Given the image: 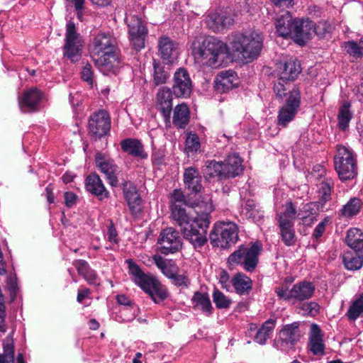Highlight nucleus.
Here are the masks:
<instances>
[{"label": "nucleus", "mask_w": 363, "mask_h": 363, "mask_svg": "<svg viewBox=\"0 0 363 363\" xmlns=\"http://www.w3.org/2000/svg\"><path fill=\"white\" fill-rule=\"evenodd\" d=\"M301 69H279L278 81L286 82L288 81H294L300 74Z\"/></svg>", "instance_id": "nucleus-51"}, {"label": "nucleus", "mask_w": 363, "mask_h": 363, "mask_svg": "<svg viewBox=\"0 0 363 363\" xmlns=\"http://www.w3.org/2000/svg\"><path fill=\"white\" fill-rule=\"evenodd\" d=\"M95 162L97 168L106 175L108 184L113 187L118 186V176L120 169L113 160L108 158L102 153L97 152L95 156Z\"/></svg>", "instance_id": "nucleus-19"}, {"label": "nucleus", "mask_w": 363, "mask_h": 363, "mask_svg": "<svg viewBox=\"0 0 363 363\" xmlns=\"http://www.w3.org/2000/svg\"><path fill=\"white\" fill-rule=\"evenodd\" d=\"M116 301H117V303L120 305H123L124 306H125L126 308H125L123 309V311H129L130 310V301L128 299V298L127 296H125V295L123 294H119V295H117L116 296Z\"/></svg>", "instance_id": "nucleus-62"}, {"label": "nucleus", "mask_w": 363, "mask_h": 363, "mask_svg": "<svg viewBox=\"0 0 363 363\" xmlns=\"http://www.w3.org/2000/svg\"><path fill=\"white\" fill-rule=\"evenodd\" d=\"M300 325L299 321L283 325L274 340V347L284 352L294 350L296 344L301 337Z\"/></svg>", "instance_id": "nucleus-12"}, {"label": "nucleus", "mask_w": 363, "mask_h": 363, "mask_svg": "<svg viewBox=\"0 0 363 363\" xmlns=\"http://www.w3.org/2000/svg\"><path fill=\"white\" fill-rule=\"evenodd\" d=\"M300 106L301 93L298 89H294L289 91L286 104L279 111L277 124L286 128L294 119Z\"/></svg>", "instance_id": "nucleus-14"}, {"label": "nucleus", "mask_w": 363, "mask_h": 363, "mask_svg": "<svg viewBox=\"0 0 363 363\" xmlns=\"http://www.w3.org/2000/svg\"><path fill=\"white\" fill-rule=\"evenodd\" d=\"M158 243L162 254H173L182 248V240L177 230L173 228L164 229L160 235Z\"/></svg>", "instance_id": "nucleus-18"}, {"label": "nucleus", "mask_w": 363, "mask_h": 363, "mask_svg": "<svg viewBox=\"0 0 363 363\" xmlns=\"http://www.w3.org/2000/svg\"><path fill=\"white\" fill-rule=\"evenodd\" d=\"M191 50L198 66L224 68L233 61L227 45L212 36H196Z\"/></svg>", "instance_id": "nucleus-2"}, {"label": "nucleus", "mask_w": 363, "mask_h": 363, "mask_svg": "<svg viewBox=\"0 0 363 363\" xmlns=\"http://www.w3.org/2000/svg\"><path fill=\"white\" fill-rule=\"evenodd\" d=\"M157 103L158 110L161 112L166 123H170L172 110V91L169 89L162 87L157 94Z\"/></svg>", "instance_id": "nucleus-29"}, {"label": "nucleus", "mask_w": 363, "mask_h": 363, "mask_svg": "<svg viewBox=\"0 0 363 363\" xmlns=\"http://www.w3.org/2000/svg\"><path fill=\"white\" fill-rule=\"evenodd\" d=\"M64 45V55L72 62L77 60L83 44L79 34L77 33L75 24L69 21L66 26V33Z\"/></svg>", "instance_id": "nucleus-17"}, {"label": "nucleus", "mask_w": 363, "mask_h": 363, "mask_svg": "<svg viewBox=\"0 0 363 363\" xmlns=\"http://www.w3.org/2000/svg\"><path fill=\"white\" fill-rule=\"evenodd\" d=\"M353 114L350 111V104L348 102H344L340 106L337 115V125L341 130H345L349 123L352 118Z\"/></svg>", "instance_id": "nucleus-44"}, {"label": "nucleus", "mask_w": 363, "mask_h": 363, "mask_svg": "<svg viewBox=\"0 0 363 363\" xmlns=\"http://www.w3.org/2000/svg\"><path fill=\"white\" fill-rule=\"evenodd\" d=\"M191 301L194 308L200 309L208 315L212 313L213 307L207 293L194 292Z\"/></svg>", "instance_id": "nucleus-40"}, {"label": "nucleus", "mask_w": 363, "mask_h": 363, "mask_svg": "<svg viewBox=\"0 0 363 363\" xmlns=\"http://www.w3.org/2000/svg\"><path fill=\"white\" fill-rule=\"evenodd\" d=\"M65 204L67 207L71 208L75 205L77 196L72 191H66L64 194Z\"/></svg>", "instance_id": "nucleus-57"}, {"label": "nucleus", "mask_w": 363, "mask_h": 363, "mask_svg": "<svg viewBox=\"0 0 363 363\" xmlns=\"http://www.w3.org/2000/svg\"><path fill=\"white\" fill-rule=\"evenodd\" d=\"M199 138L196 134H189L186 139V151L188 154L195 153L200 148Z\"/></svg>", "instance_id": "nucleus-52"}, {"label": "nucleus", "mask_w": 363, "mask_h": 363, "mask_svg": "<svg viewBox=\"0 0 363 363\" xmlns=\"http://www.w3.org/2000/svg\"><path fill=\"white\" fill-rule=\"evenodd\" d=\"M169 73L165 69H154L152 73V83L158 86L167 82L169 78Z\"/></svg>", "instance_id": "nucleus-53"}, {"label": "nucleus", "mask_w": 363, "mask_h": 363, "mask_svg": "<svg viewBox=\"0 0 363 363\" xmlns=\"http://www.w3.org/2000/svg\"><path fill=\"white\" fill-rule=\"evenodd\" d=\"M43 96V93L35 87L25 90L18 98L20 108L25 113L38 111Z\"/></svg>", "instance_id": "nucleus-20"}, {"label": "nucleus", "mask_w": 363, "mask_h": 363, "mask_svg": "<svg viewBox=\"0 0 363 363\" xmlns=\"http://www.w3.org/2000/svg\"><path fill=\"white\" fill-rule=\"evenodd\" d=\"M346 243L355 252L363 249V233L359 228H353L347 230Z\"/></svg>", "instance_id": "nucleus-41"}, {"label": "nucleus", "mask_w": 363, "mask_h": 363, "mask_svg": "<svg viewBox=\"0 0 363 363\" xmlns=\"http://www.w3.org/2000/svg\"><path fill=\"white\" fill-rule=\"evenodd\" d=\"M308 349L314 355L323 356L325 354L323 334L316 323H312L311 325Z\"/></svg>", "instance_id": "nucleus-28"}, {"label": "nucleus", "mask_w": 363, "mask_h": 363, "mask_svg": "<svg viewBox=\"0 0 363 363\" xmlns=\"http://www.w3.org/2000/svg\"><path fill=\"white\" fill-rule=\"evenodd\" d=\"M298 19L294 18L289 11H285L278 16L275 21V27L278 35L285 38L291 37Z\"/></svg>", "instance_id": "nucleus-30"}, {"label": "nucleus", "mask_w": 363, "mask_h": 363, "mask_svg": "<svg viewBox=\"0 0 363 363\" xmlns=\"http://www.w3.org/2000/svg\"><path fill=\"white\" fill-rule=\"evenodd\" d=\"M363 313V293L359 298L353 301L347 312V316L350 320H357L361 313Z\"/></svg>", "instance_id": "nucleus-47"}, {"label": "nucleus", "mask_w": 363, "mask_h": 363, "mask_svg": "<svg viewBox=\"0 0 363 363\" xmlns=\"http://www.w3.org/2000/svg\"><path fill=\"white\" fill-rule=\"evenodd\" d=\"M161 58L166 65H170L179 55V45L167 36H162L158 41Z\"/></svg>", "instance_id": "nucleus-24"}, {"label": "nucleus", "mask_w": 363, "mask_h": 363, "mask_svg": "<svg viewBox=\"0 0 363 363\" xmlns=\"http://www.w3.org/2000/svg\"><path fill=\"white\" fill-rule=\"evenodd\" d=\"M108 240L113 244H118V233L113 225H111L108 228L107 233Z\"/></svg>", "instance_id": "nucleus-60"}, {"label": "nucleus", "mask_w": 363, "mask_h": 363, "mask_svg": "<svg viewBox=\"0 0 363 363\" xmlns=\"http://www.w3.org/2000/svg\"><path fill=\"white\" fill-rule=\"evenodd\" d=\"M279 65L286 69L299 68L301 67L300 61L296 57L292 56H281L279 60Z\"/></svg>", "instance_id": "nucleus-54"}, {"label": "nucleus", "mask_w": 363, "mask_h": 363, "mask_svg": "<svg viewBox=\"0 0 363 363\" xmlns=\"http://www.w3.org/2000/svg\"><path fill=\"white\" fill-rule=\"evenodd\" d=\"M152 259L153 263L166 277L170 279L175 273L179 272V267L173 259H164L158 255H153Z\"/></svg>", "instance_id": "nucleus-37"}, {"label": "nucleus", "mask_w": 363, "mask_h": 363, "mask_svg": "<svg viewBox=\"0 0 363 363\" xmlns=\"http://www.w3.org/2000/svg\"><path fill=\"white\" fill-rule=\"evenodd\" d=\"M362 206L363 202L361 199L352 197L342 207L339 213L344 218H352L359 214Z\"/></svg>", "instance_id": "nucleus-39"}, {"label": "nucleus", "mask_w": 363, "mask_h": 363, "mask_svg": "<svg viewBox=\"0 0 363 363\" xmlns=\"http://www.w3.org/2000/svg\"><path fill=\"white\" fill-rule=\"evenodd\" d=\"M85 188L88 192L96 196L100 201L108 199L110 196L100 177L96 173L87 176L85 179Z\"/></svg>", "instance_id": "nucleus-27"}, {"label": "nucleus", "mask_w": 363, "mask_h": 363, "mask_svg": "<svg viewBox=\"0 0 363 363\" xmlns=\"http://www.w3.org/2000/svg\"><path fill=\"white\" fill-rule=\"evenodd\" d=\"M196 216H191L184 206L172 207L171 216L180 228L184 239L194 249L202 248L208 242L207 231L211 223V213L214 207L210 194H205L202 199L194 203Z\"/></svg>", "instance_id": "nucleus-1"}, {"label": "nucleus", "mask_w": 363, "mask_h": 363, "mask_svg": "<svg viewBox=\"0 0 363 363\" xmlns=\"http://www.w3.org/2000/svg\"><path fill=\"white\" fill-rule=\"evenodd\" d=\"M128 264V272L133 282L145 293L149 295L155 303L164 301L168 296L165 286L152 274L145 273L140 267L132 259L125 260Z\"/></svg>", "instance_id": "nucleus-4"}, {"label": "nucleus", "mask_w": 363, "mask_h": 363, "mask_svg": "<svg viewBox=\"0 0 363 363\" xmlns=\"http://www.w3.org/2000/svg\"><path fill=\"white\" fill-rule=\"evenodd\" d=\"M45 196L49 203L55 202V196L53 194V186L52 184H48L45 188Z\"/></svg>", "instance_id": "nucleus-64"}, {"label": "nucleus", "mask_w": 363, "mask_h": 363, "mask_svg": "<svg viewBox=\"0 0 363 363\" xmlns=\"http://www.w3.org/2000/svg\"><path fill=\"white\" fill-rule=\"evenodd\" d=\"M111 128L109 114L100 110L89 116L88 123L89 135L91 139L97 140L108 134Z\"/></svg>", "instance_id": "nucleus-16"}, {"label": "nucleus", "mask_w": 363, "mask_h": 363, "mask_svg": "<svg viewBox=\"0 0 363 363\" xmlns=\"http://www.w3.org/2000/svg\"><path fill=\"white\" fill-rule=\"evenodd\" d=\"M219 283L221 284L223 289L228 290L230 286V277L228 272L225 270H222L219 274Z\"/></svg>", "instance_id": "nucleus-58"}, {"label": "nucleus", "mask_w": 363, "mask_h": 363, "mask_svg": "<svg viewBox=\"0 0 363 363\" xmlns=\"http://www.w3.org/2000/svg\"><path fill=\"white\" fill-rule=\"evenodd\" d=\"M209 239L213 247L228 248L238 240V228L233 222H221L214 225Z\"/></svg>", "instance_id": "nucleus-11"}, {"label": "nucleus", "mask_w": 363, "mask_h": 363, "mask_svg": "<svg viewBox=\"0 0 363 363\" xmlns=\"http://www.w3.org/2000/svg\"><path fill=\"white\" fill-rule=\"evenodd\" d=\"M241 213L247 219L258 221L263 216L261 211L257 208L256 203L252 199H247L242 205Z\"/></svg>", "instance_id": "nucleus-43"}, {"label": "nucleus", "mask_w": 363, "mask_h": 363, "mask_svg": "<svg viewBox=\"0 0 363 363\" xmlns=\"http://www.w3.org/2000/svg\"><path fill=\"white\" fill-rule=\"evenodd\" d=\"M326 32L325 25L319 23L316 25L313 21L309 20L298 19L295 23L291 38L300 45H303L310 40L315 35L321 38Z\"/></svg>", "instance_id": "nucleus-13"}, {"label": "nucleus", "mask_w": 363, "mask_h": 363, "mask_svg": "<svg viewBox=\"0 0 363 363\" xmlns=\"http://www.w3.org/2000/svg\"><path fill=\"white\" fill-rule=\"evenodd\" d=\"M243 171L242 160L235 153L228 155L223 162L207 161L203 172L206 178L218 177V179L234 178Z\"/></svg>", "instance_id": "nucleus-6"}, {"label": "nucleus", "mask_w": 363, "mask_h": 363, "mask_svg": "<svg viewBox=\"0 0 363 363\" xmlns=\"http://www.w3.org/2000/svg\"><path fill=\"white\" fill-rule=\"evenodd\" d=\"M72 265L76 268L79 275L82 276L89 284L96 283L97 274L86 260L75 259L72 262Z\"/></svg>", "instance_id": "nucleus-38"}, {"label": "nucleus", "mask_w": 363, "mask_h": 363, "mask_svg": "<svg viewBox=\"0 0 363 363\" xmlns=\"http://www.w3.org/2000/svg\"><path fill=\"white\" fill-rule=\"evenodd\" d=\"M262 33L255 30H249L233 35L231 43L233 49L242 55V63L245 64L256 59L262 48Z\"/></svg>", "instance_id": "nucleus-5"}, {"label": "nucleus", "mask_w": 363, "mask_h": 363, "mask_svg": "<svg viewBox=\"0 0 363 363\" xmlns=\"http://www.w3.org/2000/svg\"><path fill=\"white\" fill-rule=\"evenodd\" d=\"M239 79L233 69L220 72L214 81V88L219 93H225L238 85Z\"/></svg>", "instance_id": "nucleus-23"}, {"label": "nucleus", "mask_w": 363, "mask_h": 363, "mask_svg": "<svg viewBox=\"0 0 363 363\" xmlns=\"http://www.w3.org/2000/svg\"><path fill=\"white\" fill-rule=\"evenodd\" d=\"M276 320L274 319H268L257 331L254 340L259 345H264L268 339L270 338L272 333L275 328Z\"/></svg>", "instance_id": "nucleus-42"}, {"label": "nucleus", "mask_w": 363, "mask_h": 363, "mask_svg": "<svg viewBox=\"0 0 363 363\" xmlns=\"http://www.w3.org/2000/svg\"><path fill=\"white\" fill-rule=\"evenodd\" d=\"M91 57L95 65L115 68L121 62L116 40L108 33H100L93 39Z\"/></svg>", "instance_id": "nucleus-3"}, {"label": "nucleus", "mask_w": 363, "mask_h": 363, "mask_svg": "<svg viewBox=\"0 0 363 363\" xmlns=\"http://www.w3.org/2000/svg\"><path fill=\"white\" fill-rule=\"evenodd\" d=\"M335 169L341 181L351 180L357 175V155L350 147L338 145L334 156Z\"/></svg>", "instance_id": "nucleus-7"}, {"label": "nucleus", "mask_w": 363, "mask_h": 363, "mask_svg": "<svg viewBox=\"0 0 363 363\" xmlns=\"http://www.w3.org/2000/svg\"><path fill=\"white\" fill-rule=\"evenodd\" d=\"M235 291L239 295H249L252 289V279L242 273H237L230 281Z\"/></svg>", "instance_id": "nucleus-36"}, {"label": "nucleus", "mask_w": 363, "mask_h": 363, "mask_svg": "<svg viewBox=\"0 0 363 363\" xmlns=\"http://www.w3.org/2000/svg\"><path fill=\"white\" fill-rule=\"evenodd\" d=\"M343 263L349 270L359 269L363 265V257L347 252L343 255Z\"/></svg>", "instance_id": "nucleus-46"}, {"label": "nucleus", "mask_w": 363, "mask_h": 363, "mask_svg": "<svg viewBox=\"0 0 363 363\" xmlns=\"http://www.w3.org/2000/svg\"><path fill=\"white\" fill-rule=\"evenodd\" d=\"M315 289V285L312 282L302 281L294 284L290 289L286 286H278L275 289V292L280 300L296 304L310 299Z\"/></svg>", "instance_id": "nucleus-9"}, {"label": "nucleus", "mask_w": 363, "mask_h": 363, "mask_svg": "<svg viewBox=\"0 0 363 363\" xmlns=\"http://www.w3.org/2000/svg\"><path fill=\"white\" fill-rule=\"evenodd\" d=\"M294 0H272L274 6L278 7L289 8L294 5Z\"/></svg>", "instance_id": "nucleus-63"}, {"label": "nucleus", "mask_w": 363, "mask_h": 363, "mask_svg": "<svg viewBox=\"0 0 363 363\" xmlns=\"http://www.w3.org/2000/svg\"><path fill=\"white\" fill-rule=\"evenodd\" d=\"M169 279L177 286L187 288L190 284V280L187 275L175 273Z\"/></svg>", "instance_id": "nucleus-55"}, {"label": "nucleus", "mask_w": 363, "mask_h": 363, "mask_svg": "<svg viewBox=\"0 0 363 363\" xmlns=\"http://www.w3.org/2000/svg\"><path fill=\"white\" fill-rule=\"evenodd\" d=\"M3 352L0 353V363H27L23 353L15 357L14 340L9 334L2 342Z\"/></svg>", "instance_id": "nucleus-26"}, {"label": "nucleus", "mask_w": 363, "mask_h": 363, "mask_svg": "<svg viewBox=\"0 0 363 363\" xmlns=\"http://www.w3.org/2000/svg\"><path fill=\"white\" fill-rule=\"evenodd\" d=\"M284 83V82L278 81V82L274 86V91L277 96L280 99H282L286 95V89L285 88Z\"/></svg>", "instance_id": "nucleus-59"}, {"label": "nucleus", "mask_w": 363, "mask_h": 363, "mask_svg": "<svg viewBox=\"0 0 363 363\" xmlns=\"http://www.w3.org/2000/svg\"><path fill=\"white\" fill-rule=\"evenodd\" d=\"M125 21L128 27L130 43L135 50L139 51L145 47L147 29L143 21L135 15H127Z\"/></svg>", "instance_id": "nucleus-15"}, {"label": "nucleus", "mask_w": 363, "mask_h": 363, "mask_svg": "<svg viewBox=\"0 0 363 363\" xmlns=\"http://www.w3.org/2000/svg\"><path fill=\"white\" fill-rule=\"evenodd\" d=\"M123 193L128 203L131 214L137 216L141 212V199L136 187L130 181L122 183Z\"/></svg>", "instance_id": "nucleus-25"}, {"label": "nucleus", "mask_w": 363, "mask_h": 363, "mask_svg": "<svg viewBox=\"0 0 363 363\" xmlns=\"http://www.w3.org/2000/svg\"><path fill=\"white\" fill-rule=\"evenodd\" d=\"M298 211L291 201H287L284 206V211L277 213L276 220L280 230L282 241L286 246H292L295 243L294 220L297 218Z\"/></svg>", "instance_id": "nucleus-10"}, {"label": "nucleus", "mask_w": 363, "mask_h": 363, "mask_svg": "<svg viewBox=\"0 0 363 363\" xmlns=\"http://www.w3.org/2000/svg\"><path fill=\"white\" fill-rule=\"evenodd\" d=\"M342 47L347 54L355 59L361 58L363 56V48L361 45V39L358 42L354 40L345 42Z\"/></svg>", "instance_id": "nucleus-45"}, {"label": "nucleus", "mask_w": 363, "mask_h": 363, "mask_svg": "<svg viewBox=\"0 0 363 363\" xmlns=\"http://www.w3.org/2000/svg\"><path fill=\"white\" fill-rule=\"evenodd\" d=\"M302 315L314 317L320 312V306L315 301L305 302L298 308Z\"/></svg>", "instance_id": "nucleus-50"}, {"label": "nucleus", "mask_w": 363, "mask_h": 363, "mask_svg": "<svg viewBox=\"0 0 363 363\" xmlns=\"http://www.w3.org/2000/svg\"><path fill=\"white\" fill-rule=\"evenodd\" d=\"M213 301L216 308L219 309L228 308L232 303L231 299L217 289H215L213 291Z\"/></svg>", "instance_id": "nucleus-49"}, {"label": "nucleus", "mask_w": 363, "mask_h": 363, "mask_svg": "<svg viewBox=\"0 0 363 363\" xmlns=\"http://www.w3.org/2000/svg\"><path fill=\"white\" fill-rule=\"evenodd\" d=\"M334 182L331 178H325L319 184L318 190V200L317 203V210L323 211L325 203L331 200V192L334 187Z\"/></svg>", "instance_id": "nucleus-32"}, {"label": "nucleus", "mask_w": 363, "mask_h": 363, "mask_svg": "<svg viewBox=\"0 0 363 363\" xmlns=\"http://www.w3.org/2000/svg\"><path fill=\"white\" fill-rule=\"evenodd\" d=\"M184 182L185 187L191 193H199L203 189L201 177L199 171L194 167L186 169L184 173Z\"/></svg>", "instance_id": "nucleus-33"}, {"label": "nucleus", "mask_w": 363, "mask_h": 363, "mask_svg": "<svg viewBox=\"0 0 363 363\" xmlns=\"http://www.w3.org/2000/svg\"><path fill=\"white\" fill-rule=\"evenodd\" d=\"M82 79L86 82L90 87H92L94 84L92 69H83L82 72Z\"/></svg>", "instance_id": "nucleus-61"}, {"label": "nucleus", "mask_w": 363, "mask_h": 363, "mask_svg": "<svg viewBox=\"0 0 363 363\" xmlns=\"http://www.w3.org/2000/svg\"><path fill=\"white\" fill-rule=\"evenodd\" d=\"M317 203H307L299 209L297 214V218L303 225L311 227L317 220Z\"/></svg>", "instance_id": "nucleus-34"}, {"label": "nucleus", "mask_w": 363, "mask_h": 363, "mask_svg": "<svg viewBox=\"0 0 363 363\" xmlns=\"http://www.w3.org/2000/svg\"><path fill=\"white\" fill-rule=\"evenodd\" d=\"M120 145L122 150L132 157L140 159H146L147 157L144 145L138 139L126 138L121 140Z\"/></svg>", "instance_id": "nucleus-31"}, {"label": "nucleus", "mask_w": 363, "mask_h": 363, "mask_svg": "<svg viewBox=\"0 0 363 363\" xmlns=\"http://www.w3.org/2000/svg\"><path fill=\"white\" fill-rule=\"evenodd\" d=\"M173 93L177 97H187L192 89V83L186 69H177L174 75Z\"/></svg>", "instance_id": "nucleus-22"}, {"label": "nucleus", "mask_w": 363, "mask_h": 363, "mask_svg": "<svg viewBox=\"0 0 363 363\" xmlns=\"http://www.w3.org/2000/svg\"><path fill=\"white\" fill-rule=\"evenodd\" d=\"M330 218L329 216H325L323 218V220L320 223H319L313 230L312 237L316 240H318V239L323 236L325 230L326 225H328V223H330Z\"/></svg>", "instance_id": "nucleus-56"}, {"label": "nucleus", "mask_w": 363, "mask_h": 363, "mask_svg": "<svg viewBox=\"0 0 363 363\" xmlns=\"http://www.w3.org/2000/svg\"><path fill=\"white\" fill-rule=\"evenodd\" d=\"M190 111L188 106L182 103L177 105L173 109L172 123L178 129L185 128L189 124Z\"/></svg>", "instance_id": "nucleus-35"}, {"label": "nucleus", "mask_w": 363, "mask_h": 363, "mask_svg": "<svg viewBox=\"0 0 363 363\" xmlns=\"http://www.w3.org/2000/svg\"><path fill=\"white\" fill-rule=\"evenodd\" d=\"M262 250V245L259 241L250 245H242L228 257V262L230 264H240L245 271L252 272L257 266Z\"/></svg>", "instance_id": "nucleus-8"}, {"label": "nucleus", "mask_w": 363, "mask_h": 363, "mask_svg": "<svg viewBox=\"0 0 363 363\" xmlns=\"http://www.w3.org/2000/svg\"><path fill=\"white\" fill-rule=\"evenodd\" d=\"M169 203L170 208L172 207L176 206H189V202L187 201L185 195L181 189H174L169 196Z\"/></svg>", "instance_id": "nucleus-48"}, {"label": "nucleus", "mask_w": 363, "mask_h": 363, "mask_svg": "<svg viewBox=\"0 0 363 363\" xmlns=\"http://www.w3.org/2000/svg\"><path fill=\"white\" fill-rule=\"evenodd\" d=\"M234 23L232 14L227 10L218 9L208 14L207 26L214 32H218L229 27Z\"/></svg>", "instance_id": "nucleus-21"}]
</instances>
